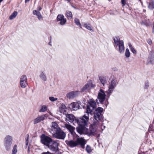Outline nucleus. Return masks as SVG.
Masks as SVG:
<instances>
[{
    "label": "nucleus",
    "instance_id": "nucleus-26",
    "mask_svg": "<svg viewBox=\"0 0 154 154\" xmlns=\"http://www.w3.org/2000/svg\"><path fill=\"white\" fill-rule=\"evenodd\" d=\"M99 78L100 82L103 86H104L106 82V77L102 76H100L99 77Z\"/></svg>",
    "mask_w": 154,
    "mask_h": 154
},
{
    "label": "nucleus",
    "instance_id": "nucleus-43",
    "mask_svg": "<svg viewBox=\"0 0 154 154\" xmlns=\"http://www.w3.org/2000/svg\"><path fill=\"white\" fill-rule=\"evenodd\" d=\"M152 32L154 34V22L153 23V27L152 28Z\"/></svg>",
    "mask_w": 154,
    "mask_h": 154
},
{
    "label": "nucleus",
    "instance_id": "nucleus-12",
    "mask_svg": "<svg viewBox=\"0 0 154 154\" xmlns=\"http://www.w3.org/2000/svg\"><path fill=\"white\" fill-rule=\"evenodd\" d=\"M103 111V109L101 107H99L95 110L94 113V117L97 118L99 120H100L102 118L101 113Z\"/></svg>",
    "mask_w": 154,
    "mask_h": 154
},
{
    "label": "nucleus",
    "instance_id": "nucleus-1",
    "mask_svg": "<svg viewBox=\"0 0 154 154\" xmlns=\"http://www.w3.org/2000/svg\"><path fill=\"white\" fill-rule=\"evenodd\" d=\"M66 121H68L72 122L74 125L76 124L80 125L81 122L85 125L86 122L88 121V114H85L82 118H76L72 114H66Z\"/></svg>",
    "mask_w": 154,
    "mask_h": 154
},
{
    "label": "nucleus",
    "instance_id": "nucleus-38",
    "mask_svg": "<svg viewBox=\"0 0 154 154\" xmlns=\"http://www.w3.org/2000/svg\"><path fill=\"white\" fill-rule=\"evenodd\" d=\"M49 100L52 102H54L57 100V98H54V97H50L49 98Z\"/></svg>",
    "mask_w": 154,
    "mask_h": 154
},
{
    "label": "nucleus",
    "instance_id": "nucleus-4",
    "mask_svg": "<svg viewBox=\"0 0 154 154\" xmlns=\"http://www.w3.org/2000/svg\"><path fill=\"white\" fill-rule=\"evenodd\" d=\"M113 39L115 45L119 47V53H123L125 50L123 41L120 40L119 37H114Z\"/></svg>",
    "mask_w": 154,
    "mask_h": 154
},
{
    "label": "nucleus",
    "instance_id": "nucleus-40",
    "mask_svg": "<svg viewBox=\"0 0 154 154\" xmlns=\"http://www.w3.org/2000/svg\"><path fill=\"white\" fill-rule=\"evenodd\" d=\"M149 87V83L148 82H147L145 83V86H144V88H148Z\"/></svg>",
    "mask_w": 154,
    "mask_h": 154
},
{
    "label": "nucleus",
    "instance_id": "nucleus-3",
    "mask_svg": "<svg viewBox=\"0 0 154 154\" xmlns=\"http://www.w3.org/2000/svg\"><path fill=\"white\" fill-rule=\"evenodd\" d=\"M65 142L67 145L72 147L75 146L79 144H80L81 147L83 149L85 148V145L86 144L85 140L82 137L78 138L76 141L66 140Z\"/></svg>",
    "mask_w": 154,
    "mask_h": 154
},
{
    "label": "nucleus",
    "instance_id": "nucleus-13",
    "mask_svg": "<svg viewBox=\"0 0 154 154\" xmlns=\"http://www.w3.org/2000/svg\"><path fill=\"white\" fill-rule=\"evenodd\" d=\"M20 85L22 88H24L26 86L27 84V78L24 75H22L20 79Z\"/></svg>",
    "mask_w": 154,
    "mask_h": 154
},
{
    "label": "nucleus",
    "instance_id": "nucleus-21",
    "mask_svg": "<svg viewBox=\"0 0 154 154\" xmlns=\"http://www.w3.org/2000/svg\"><path fill=\"white\" fill-rule=\"evenodd\" d=\"M102 124V122L101 121V119L100 120H99L97 118H95V117H94V119L93 120L92 124V126L94 127H95V126L98 127Z\"/></svg>",
    "mask_w": 154,
    "mask_h": 154
},
{
    "label": "nucleus",
    "instance_id": "nucleus-31",
    "mask_svg": "<svg viewBox=\"0 0 154 154\" xmlns=\"http://www.w3.org/2000/svg\"><path fill=\"white\" fill-rule=\"evenodd\" d=\"M148 8L150 9H152L154 8V2L153 1H150L148 5Z\"/></svg>",
    "mask_w": 154,
    "mask_h": 154
},
{
    "label": "nucleus",
    "instance_id": "nucleus-10",
    "mask_svg": "<svg viewBox=\"0 0 154 154\" xmlns=\"http://www.w3.org/2000/svg\"><path fill=\"white\" fill-rule=\"evenodd\" d=\"M61 128L58 126V125L54 122L52 123L51 128L50 130V132L51 133L52 136L57 132L59 130H60Z\"/></svg>",
    "mask_w": 154,
    "mask_h": 154
},
{
    "label": "nucleus",
    "instance_id": "nucleus-8",
    "mask_svg": "<svg viewBox=\"0 0 154 154\" xmlns=\"http://www.w3.org/2000/svg\"><path fill=\"white\" fill-rule=\"evenodd\" d=\"M95 85L93 84L91 81H88L85 85L81 90V92H83L86 91L87 90L90 89L91 88H94Z\"/></svg>",
    "mask_w": 154,
    "mask_h": 154
},
{
    "label": "nucleus",
    "instance_id": "nucleus-15",
    "mask_svg": "<svg viewBox=\"0 0 154 154\" xmlns=\"http://www.w3.org/2000/svg\"><path fill=\"white\" fill-rule=\"evenodd\" d=\"M116 86V84L115 81L114 80H112L109 86V89L106 91V93L108 95H109L112 93Z\"/></svg>",
    "mask_w": 154,
    "mask_h": 154
},
{
    "label": "nucleus",
    "instance_id": "nucleus-17",
    "mask_svg": "<svg viewBox=\"0 0 154 154\" xmlns=\"http://www.w3.org/2000/svg\"><path fill=\"white\" fill-rule=\"evenodd\" d=\"M79 94V92L77 91H71L67 93L66 96L67 98L71 99L77 96Z\"/></svg>",
    "mask_w": 154,
    "mask_h": 154
},
{
    "label": "nucleus",
    "instance_id": "nucleus-11",
    "mask_svg": "<svg viewBox=\"0 0 154 154\" xmlns=\"http://www.w3.org/2000/svg\"><path fill=\"white\" fill-rule=\"evenodd\" d=\"M106 94L103 90L100 89L98 93V99L99 100L100 103H103V101L105 99Z\"/></svg>",
    "mask_w": 154,
    "mask_h": 154
},
{
    "label": "nucleus",
    "instance_id": "nucleus-29",
    "mask_svg": "<svg viewBox=\"0 0 154 154\" xmlns=\"http://www.w3.org/2000/svg\"><path fill=\"white\" fill-rule=\"evenodd\" d=\"M17 145L16 144L14 145L11 154H16L17 153Z\"/></svg>",
    "mask_w": 154,
    "mask_h": 154
},
{
    "label": "nucleus",
    "instance_id": "nucleus-37",
    "mask_svg": "<svg viewBox=\"0 0 154 154\" xmlns=\"http://www.w3.org/2000/svg\"><path fill=\"white\" fill-rule=\"evenodd\" d=\"M29 135L28 134H27L26 135V146L28 145V144L29 140Z\"/></svg>",
    "mask_w": 154,
    "mask_h": 154
},
{
    "label": "nucleus",
    "instance_id": "nucleus-35",
    "mask_svg": "<svg viewBox=\"0 0 154 154\" xmlns=\"http://www.w3.org/2000/svg\"><path fill=\"white\" fill-rule=\"evenodd\" d=\"M129 46L131 51L134 54H136L137 53L136 50L132 46L131 44L129 45Z\"/></svg>",
    "mask_w": 154,
    "mask_h": 154
},
{
    "label": "nucleus",
    "instance_id": "nucleus-18",
    "mask_svg": "<svg viewBox=\"0 0 154 154\" xmlns=\"http://www.w3.org/2000/svg\"><path fill=\"white\" fill-rule=\"evenodd\" d=\"M92 126L90 128L89 131V135H93L95 136H98L99 134L98 133V131L96 129Z\"/></svg>",
    "mask_w": 154,
    "mask_h": 154
},
{
    "label": "nucleus",
    "instance_id": "nucleus-34",
    "mask_svg": "<svg viewBox=\"0 0 154 154\" xmlns=\"http://www.w3.org/2000/svg\"><path fill=\"white\" fill-rule=\"evenodd\" d=\"M131 54L129 49L127 48L125 52V56L126 58H128L130 56Z\"/></svg>",
    "mask_w": 154,
    "mask_h": 154
},
{
    "label": "nucleus",
    "instance_id": "nucleus-2",
    "mask_svg": "<svg viewBox=\"0 0 154 154\" xmlns=\"http://www.w3.org/2000/svg\"><path fill=\"white\" fill-rule=\"evenodd\" d=\"M42 143L48 146L49 148L52 151L56 150L58 146V143L56 141L53 140L51 138L44 134L41 137Z\"/></svg>",
    "mask_w": 154,
    "mask_h": 154
},
{
    "label": "nucleus",
    "instance_id": "nucleus-16",
    "mask_svg": "<svg viewBox=\"0 0 154 154\" xmlns=\"http://www.w3.org/2000/svg\"><path fill=\"white\" fill-rule=\"evenodd\" d=\"M148 63L152 65H154V51H151L147 60Z\"/></svg>",
    "mask_w": 154,
    "mask_h": 154
},
{
    "label": "nucleus",
    "instance_id": "nucleus-36",
    "mask_svg": "<svg viewBox=\"0 0 154 154\" xmlns=\"http://www.w3.org/2000/svg\"><path fill=\"white\" fill-rule=\"evenodd\" d=\"M86 149L87 152L88 153H89L91 152L92 150L91 147L88 145H87L86 148Z\"/></svg>",
    "mask_w": 154,
    "mask_h": 154
},
{
    "label": "nucleus",
    "instance_id": "nucleus-7",
    "mask_svg": "<svg viewBox=\"0 0 154 154\" xmlns=\"http://www.w3.org/2000/svg\"><path fill=\"white\" fill-rule=\"evenodd\" d=\"M89 103V105L87 106L86 111L85 112V114H88V120L89 119V114H91V112L96 107V102L93 100H90Z\"/></svg>",
    "mask_w": 154,
    "mask_h": 154
},
{
    "label": "nucleus",
    "instance_id": "nucleus-47",
    "mask_svg": "<svg viewBox=\"0 0 154 154\" xmlns=\"http://www.w3.org/2000/svg\"><path fill=\"white\" fill-rule=\"evenodd\" d=\"M51 42H49V45H51Z\"/></svg>",
    "mask_w": 154,
    "mask_h": 154
},
{
    "label": "nucleus",
    "instance_id": "nucleus-14",
    "mask_svg": "<svg viewBox=\"0 0 154 154\" xmlns=\"http://www.w3.org/2000/svg\"><path fill=\"white\" fill-rule=\"evenodd\" d=\"M81 105L80 101L76 102H73L69 105V108L73 110H76L79 109Z\"/></svg>",
    "mask_w": 154,
    "mask_h": 154
},
{
    "label": "nucleus",
    "instance_id": "nucleus-44",
    "mask_svg": "<svg viewBox=\"0 0 154 154\" xmlns=\"http://www.w3.org/2000/svg\"><path fill=\"white\" fill-rule=\"evenodd\" d=\"M30 146H29L28 147V152H30Z\"/></svg>",
    "mask_w": 154,
    "mask_h": 154
},
{
    "label": "nucleus",
    "instance_id": "nucleus-30",
    "mask_svg": "<svg viewBox=\"0 0 154 154\" xmlns=\"http://www.w3.org/2000/svg\"><path fill=\"white\" fill-rule=\"evenodd\" d=\"M47 107L46 105L42 106L40 109L39 110L40 112H44L46 111L47 110Z\"/></svg>",
    "mask_w": 154,
    "mask_h": 154
},
{
    "label": "nucleus",
    "instance_id": "nucleus-23",
    "mask_svg": "<svg viewBox=\"0 0 154 154\" xmlns=\"http://www.w3.org/2000/svg\"><path fill=\"white\" fill-rule=\"evenodd\" d=\"M64 128H66L68 129L72 134L73 133L75 130V128L74 127L66 123L64 124Z\"/></svg>",
    "mask_w": 154,
    "mask_h": 154
},
{
    "label": "nucleus",
    "instance_id": "nucleus-22",
    "mask_svg": "<svg viewBox=\"0 0 154 154\" xmlns=\"http://www.w3.org/2000/svg\"><path fill=\"white\" fill-rule=\"evenodd\" d=\"M39 76L40 79L42 81L45 82L47 80V77L43 71H41L39 72Z\"/></svg>",
    "mask_w": 154,
    "mask_h": 154
},
{
    "label": "nucleus",
    "instance_id": "nucleus-25",
    "mask_svg": "<svg viewBox=\"0 0 154 154\" xmlns=\"http://www.w3.org/2000/svg\"><path fill=\"white\" fill-rule=\"evenodd\" d=\"M33 14L34 15H36L39 20H42L43 17L39 12L35 10H34L33 11Z\"/></svg>",
    "mask_w": 154,
    "mask_h": 154
},
{
    "label": "nucleus",
    "instance_id": "nucleus-24",
    "mask_svg": "<svg viewBox=\"0 0 154 154\" xmlns=\"http://www.w3.org/2000/svg\"><path fill=\"white\" fill-rule=\"evenodd\" d=\"M66 108L65 105H61L59 107L58 111L61 113L64 114L66 112Z\"/></svg>",
    "mask_w": 154,
    "mask_h": 154
},
{
    "label": "nucleus",
    "instance_id": "nucleus-42",
    "mask_svg": "<svg viewBox=\"0 0 154 154\" xmlns=\"http://www.w3.org/2000/svg\"><path fill=\"white\" fill-rule=\"evenodd\" d=\"M148 43L149 45H151L152 43V42L151 40H149L148 41Z\"/></svg>",
    "mask_w": 154,
    "mask_h": 154
},
{
    "label": "nucleus",
    "instance_id": "nucleus-33",
    "mask_svg": "<svg viewBox=\"0 0 154 154\" xmlns=\"http://www.w3.org/2000/svg\"><path fill=\"white\" fill-rule=\"evenodd\" d=\"M75 22L77 26H79L80 28H82L81 24L80 23L79 20L77 18L75 19Z\"/></svg>",
    "mask_w": 154,
    "mask_h": 154
},
{
    "label": "nucleus",
    "instance_id": "nucleus-27",
    "mask_svg": "<svg viewBox=\"0 0 154 154\" xmlns=\"http://www.w3.org/2000/svg\"><path fill=\"white\" fill-rule=\"evenodd\" d=\"M83 25V26L88 29L91 31H93L92 29V27L90 24L84 23Z\"/></svg>",
    "mask_w": 154,
    "mask_h": 154
},
{
    "label": "nucleus",
    "instance_id": "nucleus-45",
    "mask_svg": "<svg viewBox=\"0 0 154 154\" xmlns=\"http://www.w3.org/2000/svg\"><path fill=\"white\" fill-rule=\"evenodd\" d=\"M49 113V114L50 115H51L52 116H53V115H52V113L51 112H48Z\"/></svg>",
    "mask_w": 154,
    "mask_h": 154
},
{
    "label": "nucleus",
    "instance_id": "nucleus-49",
    "mask_svg": "<svg viewBox=\"0 0 154 154\" xmlns=\"http://www.w3.org/2000/svg\"><path fill=\"white\" fill-rule=\"evenodd\" d=\"M68 1H70V0H67Z\"/></svg>",
    "mask_w": 154,
    "mask_h": 154
},
{
    "label": "nucleus",
    "instance_id": "nucleus-5",
    "mask_svg": "<svg viewBox=\"0 0 154 154\" xmlns=\"http://www.w3.org/2000/svg\"><path fill=\"white\" fill-rule=\"evenodd\" d=\"M13 140V137L10 135H7L5 137L4 143V146L7 150L11 148Z\"/></svg>",
    "mask_w": 154,
    "mask_h": 154
},
{
    "label": "nucleus",
    "instance_id": "nucleus-32",
    "mask_svg": "<svg viewBox=\"0 0 154 154\" xmlns=\"http://www.w3.org/2000/svg\"><path fill=\"white\" fill-rule=\"evenodd\" d=\"M66 15L68 18L71 19L72 17V12L69 11H68L66 13Z\"/></svg>",
    "mask_w": 154,
    "mask_h": 154
},
{
    "label": "nucleus",
    "instance_id": "nucleus-48",
    "mask_svg": "<svg viewBox=\"0 0 154 154\" xmlns=\"http://www.w3.org/2000/svg\"><path fill=\"white\" fill-rule=\"evenodd\" d=\"M41 8H39V10H40H40H41Z\"/></svg>",
    "mask_w": 154,
    "mask_h": 154
},
{
    "label": "nucleus",
    "instance_id": "nucleus-6",
    "mask_svg": "<svg viewBox=\"0 0 154 154\" xmlns=\"http://www.w3.org/2000/svg\"><path fill=\"white\" fill-rule=\"evenodd\" d=\"M87 122H86V124L85 125H84L83 123L82 122L80 123L81 124H78L79 126L76 128L77 131L78 133L80 134H88L89 135V130L88 129L85 127Z\"/></svg>",
    "mask_w": 154,
    "mask_h": 154
},
{
    "label": "nucleus",
    "instance_id": "nucleus-9",
    "mask_svg": "<svg viewBox=\"0 0 154 154\" xmlns=\"http://www.w3.org/2000/svg\"><path fill=\"white\" fill-rule=\"evenodd\" d=\"M66 134L61 129L56 133L53 136L54 137L59 139L64 140L65 138Z\"/></svg>",
    "mask_w": 154,
    "mask_h": 154
},
{
    "label": "nucleus",
    "instance_id": "nucleus-41",
    "mask_svg": "<svg viewBox=\"0 0 154 154\" xmlns=\"http://www.w3.org/2000/svg\"><path fill=\"white\" fill-rule=\"evenodd\" d=\"M42 154H52L50 152H43Z\"/></svg>",
    "mask_w": 154,
    "mask_h": 154
},
{
    "label": "nucleus",
    "instance_id": "nucleus-19",
    "mask_svg": "<svg viewBox=\"0 0 154 154\" xmlns=\"http://www.w3.org/2000/svg\"><path fill=\"white\" fill-rule=\"evenodd\" d=\"M57 19L58 21H60V23L61 25H64L66 21V19L64 18L63 15H58L57 17Z\"/></svg>",
    "mask_w": 154,
    "mask_h": 154
},
{
    "label": "nucleus",
    "instance_id": "nucleus-28",
    "mask_svg": "<svg viewBox=\"0 0 154 154\" xmlns=\"http://www.w3.org/2000/svg\"><path fill=\"white\" fill-rule=\"evenodd\" d=\"M17 15V12L16 11H14L9 17V19L11 20H12L15 18Z\"/></svg>",
    "mask_w": 154,
    "mask_h": 154
},
{
    "label": "nucleus",
    "instance_id": "nucleus-39",
    "mask_svg": "<svg viewBox=\"0 0 154 154\" xmlns=\"http://www.w3.org/2000/svg\"><path fill=\"white\" fill-rule=\"evenodd\" d=\"M125 0H121V3L123 7L124 6L125 4Z\"/></svg>",
    "mask_w": 154,
    "mask_h": 154
},
{
    "label": "nucleus",
    "instance_id": "nucleus-20",
    "mask_svg": "<svg viewBox=\"0 0 154 154\" xmlns=\"http://www.w3.org/2000/svg\"><path fill=\"white\" fill-rule=\"evenodd\" d=\"M45 115H43L40 116H38L34 120L33 123L36 124L43 121L45 119Z\"/></svg>",
    "mask_w": 154,
    "mask_h": 154
},
{
    "label": "nucleus",
    "instance_id": "nucleus-46",
    "mask_svg": "<svg viewBox=\"0 0 154 154\" xmlns=\"http://www.w3.org/2000/svg\"><path fill=\"white\" fill-rule=\"evenodd\" d=\"M29 1V0H25V3H26L27 2H28Z\"/></svg>",
    "mask_w": 154,
    "mask_h": 154
}]
</instances>
